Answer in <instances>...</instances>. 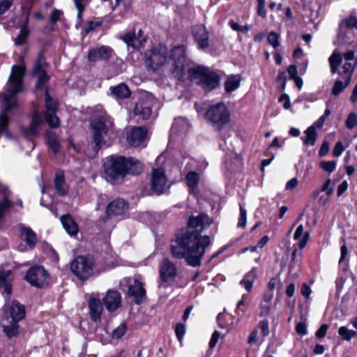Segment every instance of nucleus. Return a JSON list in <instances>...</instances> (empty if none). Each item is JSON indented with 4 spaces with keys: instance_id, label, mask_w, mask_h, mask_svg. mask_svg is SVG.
Here are the masks:
<instances>
[{
    "instance_id": "obj_40",
    "label": "nucleus",
    "mask_w": 357,
    "mask_h": 357,
    "mask_svg": "<svg viewBox=\"0 0 357 357\" xmlns=\"http://www.w3.org/2000/svg\"><path fill=\"white\" fill-rule=\"evenodd\" d=\"M29 33V29L26 24L20 28L19 33L14 39L15 45L19 46L26 43Z\"/></svg>"
},
{
    "instance_id": "obj_35",
    "label": "nucleus",
    "mask_w": 357,
    "mask_h": 357,
    "mask_svg": "<svg viewBox=\"0 0 357 357\" xmlns=\"http://www.w3.org/2000/svg\"><path fill=\"white\" fill-rule=\"evenodd\" d=\"M135 115L139 116L142 119H148L151 115V107L145 103H137L133 111Z\"/></svg>"
},
{
    "instance_id": "obj_23",
    "label": "nucleus",
    "mask_w": 357,
    "mask_h": 357,
    "mask_svg": "<svg viewBox=\"0 0 357 357\" xmlns=\"http://www.w3.org/2000/svg\"><path fill=\"white\" fill-rule=\"evenodd\" d=\"M123 39L128 46L132 47L134 50H139L145 42V38L143 37L141 30L139 31L137 34L135 32L127 33Z\"/></svg>"
},
{
    "instance_id": "obj_31",
    "label": "nucleus",
    "mask_w": 357,
    "mask_h": 357,
    "mask_svg": "<svg viewBox=\"0 0 357 357\" xmlns=\"http://www.w3.org/2000/svg\"><path fill=\"white\" fill-rule=\"evenodd\" d=\"M3 331L8 337L11 338L16 336L19 333L18 321L9 320L7 318L6 320L2 323Z\"/></svg>"
},
{
    "instance_id": "obj_29",
    "label": "nucleus",
    "mask_w": 357,
    "mask_h": 357,
    "mask_svg": "<svg viewBox=\"0 0 357 357\" xmlns=\"http://www.w3.org/2000/svg\"><path fill=\"white\" fill-rule=\"evenodd\" d=\"M8 197L9 191L8 188L0 183V219L3 216L4 212L10 206Z\"/></svg>"
},
{
    "instance_id": "obj_21",
    "label": "nucleus",
    "mask_w": 357,
    "mask_h": 357,
    "mask_svg": "<svg viewBox=\"0 0 357 357\" xmlns=\"http://www.w3.org/2000/svg\"><path fill=\"white\" fill-rule=\"evenodd\" d=\"M89 315L92 321L99 322L103 310L102 304L100 299L91 297L88 301Z\"/></svg>"
},
{
    "instance_id": "obj_17",
    "label": "nucleus",
    "mask_w": 357,
    "mask_h": 357,
    "mask_svg": "<svg viewBox=\"0 0 357 357\" xmlns=\"http://www.w3.org/2000/svg\"><path fill=\"white\" fill-rule=\"evenodd\" d=\"M354 58L355 54L354 51H349L341 54L339 52L335 50L328 59L331 73L334 74L337 72V68L342 63V59L345 61L349 62L353 61Z\"/></svg>"
},
{
    "instance_id": "obj_56",
    "label": "nucleus",
    "mask_w": 357,
    "mask_h": 357,
    "mask_svg": "<svg viewBox=\"0 0 357 357\" xmlns=\"http://www.w3.org/2000/svg\"><path fill=\"white\" fill-rule=\"evenodd\" d=\"M344 149L345 148L344 147L341 142H336L333 150V156L336 158L340 157L344 151Z\"/></svg>"
},
{
    "instance_id": "obj_43",
    "label": "nucleus",
    "mask_w": 357,
    "mask_h": 357,
    "mask_svg": "<svg viewBox=\"0 0 357 357\" xmlns=\"http://www.w3.org/2000/svg\"><path fill=\"white\" fill-rule=\"evenodd\" d=\"M344 82L342 80H336L334 83V86L332 89V93L334 96L339 95L350 84L351 81H347V78H342Z\"/></svg>"
},
{
    "instance_id": "obj_55",
    "label": "nucleus",
    "mask_w": 357,
    "mask_h": 357,
    "mask_svg": "<svg viewBox=\"0 0 357 357\" xmlns=\"http://www.w3.org/2000/svg\"><path fill=\"white\" fill-rule=\"evenodd\" d=\"M246 215H247L246 210L243 207L240 206V216H239V219H238V227H243L245 226Z\"/></svg>"
},
{
    "instance_id": "obj_64",
    "label": "nucleus",
    "mask_w": 357,
    "mask_h": 357,
    "mask_svg": "<svg viewBox=\"0 0 357 357\" xmlns=\"http://www.w3.org/2000/svg\"><path fill=\"white\" fill-rule=\"evenodd\" d=\"M301 293L305 298L307 299L312 293V290L309 285L303 283L301 287Z\"/></svg>"
},
{
    "instance_id": "obj_39",
    "label": "nucleus",
    "mask_w": 357,
    "mask_h": 357,
    "mask_svg": "<svg viewBox=\"0 0 357 357\" xmlns=\"http://www.w3.org/2000/svg\"><path fill=\"white\" fill-rule=\"evenodd\" d=\"M301 252L298 254V250L295 248L291 253V260L289 266V273H292L294 269L299 271L301 266Z\"/></svg>"
},
{
    "instance_id": "obj_22",
    "label": "nucleus",
    "mask_w": 357,
    "mask_h": 357,
    "mask_svg": "<svg viewBox=\"0 0 357 357\" xmlns=\"http://www.w3.org/2000/svg\"><path fill=\"white\" fill-rule=\"evenodd\" d=\"M128 208V204L122 199H116L110 202L106 208V214L108 216L122 215Z\"/></svg>"
},
{
    "instance_id": "obj_15",
    "label": "nucleus",
    "mask_w": 357,
    "mask_h": 357,
    "mask_svg": "<svg viewBox=\"0 0 357 357\" xmlns=\"http://www.w3.org/2000/svg\"><path fill=\"white\" fill-rule=\"evenodd\" d=\"M192 36L198 48L206 50L209 47V33L203 24H197L192 27Z\"/></svg>"
},
{
    "instance_id": "obj_34",
    "label": "nucleus",
    "mask_w": 357,
    "mask_h": 357,
    "mask_svg": "<svg viewBox=\"0 0 357 357\" xmlns=\"http://www.w3.org/2000/svg\"><path fill=\"white\" fill-rule=\"evenodd\" d=\"M304 134L305 135L301 137L303 144L305 145L314 146L317 136L314 126L312 125L307 128Z\"/></svg>"
},
{
    "instance_id": "obj_58",
    "label": "nucleus",
    "mask_w": 357,
    "mask_h": 357,
    "mask_svg": "<svg viewBox=\"0 0 357 357\" xmlns=\"http://www.w3.org/2000/svg\"><path fill=\"white\" fill-rule=\"evenodd\" d=\"M296 331L298 334L305 335L307 334V326L305 322L301 321L296 326Z\"/></svg>"
},
{
    "instance_id": "obj_63",
    "label": "nucleus",
    "mask_w": 357,
    "mask_h": 357,
    "mask_svg": "<svg viewBox=\"0 0 357 357\" xmlns=\"http://www.w3.org/2000/svg\"><path fill=\"white\" fill-rule=\"evenodd\" d=\"M328 326L327 324H322L316 332V337L318 338H323L326 336Z\"/></svg>"
},
{
    "instance_id": "obj_1",
    "label": "nucleus",
    "mask_w": 357,
    "mask_h": 357,
    "mask_svg": "<svg viewBox=\"0 0 357 357\" xmlns=\"http://www.w3.org/2000/svg\"><path fill=\"white\" fill-rule=\"evenodd\" d=\"M211 223L212 220L204 213L190 217L187 227L178 231L171 242L172 257L185 259L190 266H199L206 248L211 245L210 237L202 236V232Z\"/></svg>"
},
{
    "instance_id": "obj_2",
    "label": "nucleus",
    "mask_w": 357,
    "mask_h": 357,
    "mask_svg": "<svg viewBox=\"0 0 357 357\" xmlns=\"http://www.w3.org/2000/svg\"><path fill=\"white\" fill-rule=\"evenodd\" d=\"M24 68L20 66H13L8 78L6 89L1 95L3 108L0 112V132L7 127L8 113L17 107L16 95L22 90V78L24 75Z\"/></svg>"
},
{
    "instance_id": "obj_52",
    "label": "nucleus",
    "mask_w": 357,
    "mask_h": 357,
    "mask_svg": "<svg viewBox=\"0 0 357 357\" xmlns=\"http://www.w3.org/2000/svg\"><path fill=\"white\" fill-rule=\"evenodd\" d=\"M229 25L234 31L243 32L244 33H247L250 30V27L248 25L241 26L237 22L234 21H230Z\"/></svg>"
},
{
    "instance_id": "obj_48",
    "label": "nucleus",
    "mask_w": 357,
    "mask_h": 357,
    "mask_svg": "<svg viewBox=\"0 0 357 357\" xmlns=\"http://www.w3.org/2000/svg\"><path fill=\"white\" fill-rule=\"evenodd\" d=\"M320 167L326 172L332 173L335 169L336 162L334 160L321 161L320 162Z\"/></svg>"
},
{
    "instance_id": "obj_13",
    "label": "nucleus",
    "mask_w": 357,
    "mask_h": 357,
    "mask_svg": "<svg viewBox=\"0 0 357 357\" xmlns=\"http://www.w3.org/2000/svg\"><path fill=\"white\" fill-rule=\"evenodd\" d=\"M47 272L40 266H35L29 268L25 276V279L29 283L38 288H42L47 284Z\"/></svg>"
},
{
    "instance_id": "obj_36",
    "label": "nucleus",
    "mask_w": 357,
    "mask_h": 357,
    "mask_svg": "<svg viewBox=\"0 0 357 357\" xmlns=\"http://www.w3.org/2000/svg\"><path fill=\"white\" fill-rule=\"evenodd\" d=\"M256 278L257 271L255 269H252L244 276V278L240 282V284L243 285L244 288L250 292L252 289L253 283Z\"/></svg>"
},
{
    "instance_id": "obj_62",
    "label": "nucleus",
    "mask_w": 357,
    "mask_h": 357,
    "mask_svg": "<svg viewBox=\"0 0 357 357\" xmlns=\"http://www.w3.org/2000/svg\"><path fill=\"white\" fill-rule=\"evenodd\" d=\"M259 326L264 336H267L269 334L268 321L264 319L259 322Z\"/></svg>"
},
{
    "instance_id": "obj_11",
    "label": "nucleus",
    "mask_w": 357,
    "mask_h": 357,
    "mask_svg": "<svg viewBox=\"0 0 357 357\" xmlns=\"http://www.w3.org/2000/svg\"><path fill=\"white\" fill-rule=\"evenodd\" d=\"M194 73L200 79L202 86L206 90H213L220 84V77L206 68L197 67Z\"/></svg>"
},
{
    "instance_id": "obj_8",
    "label": "nucleus",
    "mask_w": 357,
    "mask_h": 357,
    "mask_svg": "<svg viewBox=\"0 0 357 357\" xmlns=\"http://www.w3.org/2000/svg\"><path fill=\"white\" fill-rule=\"evenodd\" d=\"M94 260L91 256H78L72 261L70 269L79 279L85 280L91 275Z\"/></svg>"
},
{
    "instance_id": "obj_27",
    "label": "nucleus",
    "mask_w": 357,
    "mask_h": 357,
    "mask_svg": "<svg viewBox=\"0 0 357 357\" xmlns=\"http://www.w3.org/2000/svg\"><path fill=\"white\" fill-rule=\"evenodd\" d=\"M54 186L60 196H65L68 193V185L65 181V175L63 171H57L54 177Z\"/></svg>"
},
{
    "instance_id": "obj_51",
    "label": "nucleus",
    "mask_w": 357,
    "mask_h": 357,
    "mask_svg": "<svg viewBox=\"0 0 357 357\" xmlns=\"http://www.w3.org/2000/svg\"><path fill=\"white\" fill-rule=\"evenodd\" d=\"M175 333L179 342H181L185 334V326L182 323H178L176 325Z\"/></svg>"
},
{
    "instance_id": "obj_46",
    "label": "nucleus",
    "mask_w": 357,
    "mask_h": 357,
    "mask_svg": "<svg viewBox=\"0 0 357 357\" xmlns=\"http://www.w3.org/2000/svg\"><path fill=\"white\" fill-rule=\"evenodd\" d=\"M126 325L124 323H121L119 326L113 330L112 333V337L113 339L121 338L126 332Z\"/></svg>"
},
{
    "instance_id": "obj_6",
    "label": "nucleus",
    "mask_w": 357,
    "mask_h": 357,
    "mask_svg": "<svg viewBox=\"0 0 357 357\" xmlns=\"http://www.w3.org/2000/svg\"><path fill=\"white\" fill-rule=\"evenodd\" d=\"M158 289H167L176 281L179 275L178 268L169 258L165 257L159 264Z\"/></svg>"
},
{
    "instance_id": "obj_50",
    "label": "nucleus",
    "mask_w": 357,
    "mask_h": 357,
    "mask_svg": "<svg viewBox=\"0 0 357 357\" xmlns=\"http://www.w3.org/2000/svg\"><path fill=\"white\" fill-rule=\"evenodd\" d=\"M357 126V116L354 112L350 113L346 120V127L351 130Z\"/></svg>"
},
{
    "instance_id": "obj_26",
    "label": "nucleus",
    "mask_w": 357,
    "mask_h": 357,
    "mask_svg": "<svg viewBox=\"0 0 357 357\" xmlns=\"http://www.w3.org/2000/svg\"><path fill=\"white\" fill-rule=\"evenodd\" d=\"M20 237L25 241L27 245L33 248L36 244L38 239L36 233L29 227H20Z\"/></svg>"
},
{
    "instance_id": "obj_45",
    "label": "nucleus",
    "mask_w": 357,
    "mask_h": 357,
    "mask_svg": "<svg viewBox=\"0 0 357 357\" xmlns=\"http://www.w3.org/2000/svg\"><path fill=\"white\" fill-rule=\"evenodd\" d=\"M47 142H48L49 146L50 147V149L52 150V151L54 153H56L59 152V149H60V145L54 134L49 133L47 135Z\"/></svg>"
},
{
    "instance_id": "obj_7",
    "label": "nucleus",
    "mask_w": 357,
    "mask_h": 357,
    "mask_svg": "<svg viewBox=\"0 0 357 357\" xmlns=\"http://www.w3.org/2000/svg\"><path fill=\"white\" fill-rule=\"evenodd\" d=\"M206 119L218 130H220L230 121V113L226 105L219 102L211 105L206 113Z\"/></svg>"
},
{
    "instance_id": "obj_54",
    "label": "nucleus",
    "mask_w": 357,
    "mask_h": 357,
    "mask_svg": "<svg viewBox=\"0 0 357 357\" xmlns=\"http://www.w3.org/2000/svg\"><path fill=\"white\" fill-rule=\"evenodd\" d=\"M13 3V0H0V15L5 13Z\"/></svg>"
},
{
    "instance_id": "obj_14",
    "label": "nucleus",
    "mask_w": 357,
    "mask_h": 357,
    "mask_svg": "<svg viewBox=\"0 0 357 357\" xmlns=\"http://www.w3.org/2000/svg\"><path fill=\"white\" fill-rule=\"evenodd\" d=\"M167 183L165 172L162 169H155L152 172L151 187L153 194L160 195L164 193Z\"/></svg>"
},
{
    "instance_id": "obj_4",
    "label": "nucleus",
    "mask_w": 357,
    "mask_h": 357,
    "mask_svg": "<svg viewBox=\"0 0 357 357\" xmlns=\"http://www.w3.org/2000/svg\"><path fill=\"white\" fill-rule=\"evenodd\" d=\"M93 134V149L94 155L105 144L104 136L113 129L114 123L109 116L105 114L94 117L91 123Z\"/></svg>"
},
{
    "instance_id": "obj_49",
    "label": "nucleus",
    "mask_w": 357,
    "mask_h": 357,
    "mask_svg": "<svg viewBox=\"0 0 357 357\" xmlns=\"http://www.w3.org/2000/svg\"><path fill=\"white\" fill-rule=\"evenodd\" d=\"M279 38L280 36L278 33L271 31L269 33L267 39L269 44L274 48H276L280 45Z\"/></svg>"
},
{
    "instance_id": "obj_30",
    "label": "nucleus",
    "mask_w": 357,
    "mask_h": 357,
    "mask_svg": "<svg viewBox=\"0 0 357 357\" xmlns=\"http://www.w3.org/2000/svg\"><path fill=\"white\" fill-rule=\"evenodd\" d=\"M61 222L66 231L70 235H76L78 232V226L70 215L61 217Z\"/></svg>"
},
{
    "instance_id": "obj_32",
    "label": "nucleus",
    "mask_w": 357,
    "mask_h": 357,
    "mask_svg": "<svg viewBox=\"0 0 357 357\" xmlns=\"http://www.w3.org/2000/svg\"><path fill=\"white\" fill-rule=\"evenodd\" d=\"M110 91L112 95L116 98L123 99L129 97L130 95L129 88L124 84L112 86L110 87Z\"/></svg>"
},
{
    "instance_id": "obj_44",
    "label": "nucleus",
    "mask_w": 357,
    "mask_h": 357,
    "mask_svg": "<svg viewBox=\"0 0 357 357\" xmlns=\"http://www.w3.org/2000/svg\"><path fill=\"white\" fill-rule=\"evenodd\" d=\"M338 334L343 340L350 341L353 337L357 336V332L348 329L346 326H341L338 329Z\"/></svg>"
},
{
    "instance_id": "obj_9",
    "label": "nucleus",
    "mask_w": 357,
    "mask_h": 357,
    "mask_svg": "<svg viewBox=\"0 0 357 357\" xmlns=\"http://www.w3.org/2000/svg\"><path fill=\"white\" fill-rule=\"evenodd\" d=\"M169 59L172 61V73L178 79H181L185 75V47L183 45L173 47L170 52Z\"/></svg>"
},
{
    "instance_id": "obj_5",
    "label": "nucleus",
    "mask_w": 357,
    "mask_h": 357,
    "mask_svg": "<svg viewBox=\"0 0 357 357\" xmlns=\"http://www.w3.org/2000/svg\"><path fill=\"white\" fill-rule=\"evenodd\" d=\"M169 51L167 46L158 44L145 52V66L148 71L155 73L167 61Z\"/></svg>"
},
{
    "instance_id": "obj_20",
    "label": "nucleus",
    "mask_w": 357,
    "mask_h": 357,
    "mask_svg": "<svg viewBox=\"0 0 357 357\" xmlns=\"http://www.w3.org/2000/svg\"><path fill=\"white\" fill-rule=\"evenodd\" d=\"M128 294L133 298L137 304L142 303L146 299V290L144 284L137 280H135L133 284L129 285Z\"/></svg>"
},
{
    "instance_id": "obj_60",
    "label": "nucleus",
    "mask_w": 357,
    "mask_h": 357,
    "mask_svg": "<svg viewBox=\"0 0 357 357\" xmlns=\"http://www.w3.org/2000/svg\"><path fill=\"white\" fill-rule=\"evenodd\" d=\"M346 280H347V276L345 275L339 276L337 278L335 283H336L337 291L338 292L342 291Z\"/></svg>"
},
{
    "instance_id": "obj_10",
    "label": "nucleus",
    "mask_w": 357,
    "mask_h": 357,
    "mask_svg": "<svg viewBox=\"0 0 357 357\" xmlns=\"http://www.w3.org/2000/svg\"><path fill=\"white\" fill-rule=\"evenodd\" d=\"M59 107L57 101L54 100L45 91V112L44 119L51 128H56L60 126V121L56 116V111Z\"/></svg>"
},
{
    "instance_id": "obj_24",
    "label": "nucleus",
    "mask_w": 357,
    "mask_h": 357,
    "mask_svg": "<svg viewBox=\"0 0 357 357\" xmlns=\"http://www.w3.org/2000/svg\"><path fill=\"white\" fill-rule=\"evenodd\" d=\"M345 28H356L357 29V18L354 15H349L340 22L337 34V38L342 40H343L347 37V33L344 31Z\"/></svg>"
},
{
    "instance_id": "obj_33",
    "label": "nucleus",
    "mask_w": 357,
    "mask_h": 357,
    "mask_svg": "<svg viewBox=\"0 0 357 357\" xmlns=\"http://www.w3.org/2000/svg\"><path fill=\"white\" fill-rule=\"evenodd\" d=\"M310 238V234L309 232L306 231L304 233V228L302 225H299L294 234V240H299L298 242V246L301 249H303L306 245V243Z\"/></svg>"
},
{
    "instance_id": "obj_12",
    "label": "nucleus",
    "mask_w": 357,
    "mask_h": 357,
    "mask_svg": "<svg viewBox=\"0 0 357 357\" xmlns=\"http://www.w3.org/2000/svg\"><path fill=\"white\" fill-rule=\"evenodd\" d=\"M47 66V63L44 54L42 52L38 53L37 60L32 70L33 75L38 78L36 83V88L38 89H42L45 82L50 79V77L45 71Z\"/></svg>"
},
{
    "instance_id": "obj_42",
    "label": "nucleus",
    "mask_w": 357,
    "mask_h": 357,
    "mask_svg": "<svg viewBox=\"0 0 357 357\" xmlns=\"http://www.w3.org/2000/svg\"><path fill=\"white\" fill-rule=\"evenodd\" d=\"M42 123V119L38 112H35L32 116L30 127L29 128V134L35 135L38 133L37 128Z\"/></svg>"
},
{
    "instance_id": "obj_61",
    "label": "nucleus",
    "mask_w": 357,
    "mask_h": 357,
    "mask_svg": "<svg viewBox=\"0 0 357 357\" xmlns=\"http://www.w3.org/2000/svg\"><path fill=\"white\" fill-rule=\"evenodd\" d=\"M258 337V330L254 329L250 334L248 339V343L250 345L255 344L257 341Z\"/></svg>"
},
{
    "instance_id": "obj_37",
    "label": "nucleus",
    "mask_w": 357,
    "mask_h": 357,
    "mask_svg": "<svg viewBox=\"0 0 357 357\" xmlns=\"http://www.w3.org/2000/svg\"><path fill=\"white\" fill-rule=\"evenodd\" d=\"M241 77L239 75H231L229 77L225 83V89L227 92H232L240 86Z\"/></svg>"
},
{
    "instance_id": "obj_16",
    "label": "nucleus",
    "mask_w": 357,
    "mask_h": 357,
    "mask_svg": "<svg viewBox=\"0 0 357 357\" xmlns=\"http://www.w3.org/2000/svg\"><path fill=\"white\" fill-rule=\"evenodd\" d=\"M147 135V130L144 127H135L132 128L127 135V141L134 147L144 146V142Z\"/></svg>"
},
{
    "instance_id": "obj_38",
    "label": "nucleus",
    "mask_w": 357,
    "mask_h": 357,
    "mask_svg": "<svg viewBox=\"0 0 357 357\" xmlns=\"http://www.w3.org/2000/svg\"><path fill=\"white\" fill-rule=\"evenodd\" d=\"M356 64L350 62L345 61L344 64L342 67V71L339 72V75L342 78H347V81H351L354 70L356 68Z\"/></svg>"
},
{
    "instance_id": "obj_41",
    "label": "nucleus",
    "mask_w": 357,
    "mask_h": 357,
    "mask_svg": "<svg viewBox=\"0 0 357 357\" xmlns=\"http://www.w3.org/2000/svg\"><path fill=\"white\" fill-rule=\"evenodd\" d=\"M185 181L189 188L195 192L199 182V174L195 172H190L185 176Z\"/></svg>"
},
{
    "instance_id": "obj_47",
    "label": "nucleus",
    "mask_w": 357,
    "mask_h": 357,
    "mask_svg": "<svg viewBox=\"0 0 357 357\" xmlns=\"http://www.w3.org/2000/svg\"><path fill=\"white\" fill-rule=\"evenodd\" d=\"M331 183V178L326 179V181H325L324 184L322 185L321 190H315L313 192V195L314 197H317V196L319 195L320 192H326V194H327L328 195H331L333 194V189L330 187Z\"/></svg>"
},
{
    "instance_id": "obj_28",
    "label": "nucleus",
    "mask_w": 357,
    "mask_h": 357,
    "mask_svg": "<svg viewBox=\"0 0 357 357\" xmlns=\"http://www.w3.org/2000/svg\"><path fill=\"white\" fill-rule=\"evenodd\" d=\"M11 274L12 272L9 270L0 271V291L7 295H10L12 293L10 284L12 281Z\"/></svg>"
},
{
    "instance_id": "obj_57",
    "label": "nucleus",
    "mask_w": 357,
    "mask_h": 357,
    "mask_svg": "<svg viewBox=\"0 0 357 357\" xmlns=\"http://www.w3.org/2000/svg\"><path fill=\"white\" fill-rule=\"evenodd\" d=\"M279 102H283V107L285 109H289L291 107V102L289 97L287 94L283 93L279 98Z\"/></svg>"
},
{
    "instance_id": "obj_3",
    "label": "nucleus",
    "mask_w": 357,
    "mask_h": 357,
    "mask_svg": "<svg viewBox=\"0 0 357 357\" xmlns=\"http://www.w3.org/2000/svg\"><path fill=\"white\" fill-rule=\"evenodd\" d=\"M103 167L106 176L114 181H122L127 174L138 175L143 169L139 160L121 155L106 158Z\"/></svg>"
},
{
    "instance_id": "obj_53",
    "label": "nucleus",
    "mask_w": 357,
    "mask_h": 357,
    "mask_svg": "<svg viewBox=\"0 0 357 357\" xmlns=\"http://www.w3.org/2000/svg\"><path fill=\"white\" fill-rule=\"evenodd\" d=\"M63 13L62 10L59 9H54L51 13L50 17V22L51 24H54L56 23L63 15Z\"/></svg>"
},
{
    "instance_id": "obj_19",
    "label": "nucleus",
    "mask_w": 357,
    "mask_h": 357,
    "mask_svg": "<svg viewBox=\"0 0 357 357\" xmlns=\"http://www.w3.org/2000/svg\"><path fill=\"white\" fill-rule=\"evenodd\" d=\"M103 302L107 311H116L121 305V294L116 290H108L103 298Z\"/></svg>"
},
{
    "instance_id": "obj_59",
    "label": "nucleus",
    "mask_w": 357,
    "mask_h": 357,
    "mask_svg": "<svg viewBox=\"0 0 357 357\" xmlns=\"http://www.w3.org/2000/svg\"><path fill=\"white\" fill-rule=\"evenodd\" d=\"M220 333L218 331H215L212 334V337L209 342V347L211 349L214 348L220 338Z\"/></svg>"
},
{
    "instance_id": "obj_25",
    "label": "nucleus",
    "mask_w": 357,
    "mask_h": 357,
    "mask_svg": "<svg viewBox=\"0 0 357 357\" xmlns=\"http://www.w3.org/2000/svg\"><path fill=\"white\" fill-rule=\"evenodd\" d=\"M10 317L9 319L15 321H20L25 317L24 307L17 301H13L8 306Z\"/></svg>"
},
{
    "instance_id": "obj_18",
    "label": "nucleus",
    "mask_w": 357,
    "mask_h": 357,
    "mask_svg": "<svg viewBox=\"0 0 357 357\" xmlns=\"http://www.w3.org/2000/svg\"><path fill=\"white\" fill-rule=\"evenodd\" d=\"M113 53V50L108 46L96 47L89 51L88 59L92 62L100 60H108L112 57Z\"/></svg>"
}]
</instances>
